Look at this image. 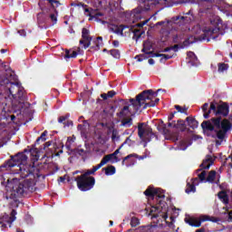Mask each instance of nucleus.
I'll use <instances>...</instances> for the list:
<instances>
[{
    "mask_svg": "<svg viewBox=\"0 0 232 232\" xmlns=\"http://www.w3.org/2000/svg\"><path fill=\"white\" fill-rule=\"evenodd\" d=\"M28 162V156L24 152H18L14 156H11V159L6 160L0 168H15V175H19V178H14L13 180H20L21 179H26L21 183L12 185V192L9 198L13 201L10 202L12 208H19V197L26 195L28 191L34 189V179H41V173L39 169H35L26 164Z\"/></svg>",
    "mask_w": 232,
    "mask_h": 232,
    "instance_id": "f257e3e1",
    "label": "nucleus"
},
{
    "mask_svg": "<svg viewBox=\"0 0 232 232\" xmlns=\"http://www.w3.org/2000/svg\"><path fill=\"white\" fill-rule=\"evenodd\" d=\"M0 84L5 88V92L0 94V99H4L2 101L4 106L12 108L14 111H21L26 107V93H24V89L19 83L5 79Z\"/></svg>",
    "mask_w": 232,
    "mask_h": 232,
    "instance_id": "f03ea898",
    "label": "nucleus"
},
{
    "mask_svg": "<svg viewBox=\"0 0 232 232\" xmlns=\"http://www.w3.org/2000/svg\"><path fill=\"white\" fill-rule=\"evenodd\" d=\"M201 128L204 135L210 139H218L216 145L220 146L227 135V131L231 130V121L227 119L222 121L221 117L211 118L208 121H204L201 123Z\"/></svg>",
    "mask_w": 232,
    "mask_h": 232,
    "instance_id": "7ed1b4c3",
    "label": "nucleus"
},
{
    "mask_svg": "<svg viewBox=\"0 0 232 232\" xmlns=\"http://www.w3.org/2000/svg\"><path fill=\"white\" fill-rule=\"evenodd\" d=\"M144 195L146 197H149L150 198H157L158 204L155 206H151L150 211L149 213V216L151 217V218H162L165 220L167 226L169 227H171L173 226V222H175V218L173 217H170V222H168V211H169V207L168 206V203L163 200H159V198H165L164 190L160 188H155L153 187H149L145 191Z\"/></svg>",
    "mask_w": 232,
    "mask_h": 232,
    "instance_id": "20e7f679",
    "label": "nucleus"
},
{
    "mask_svg": "<svg viewBox=\"0 0 232 232\" xmlns=\"http://www.w3.org/2000/svg\"><path fill=\"white\" fill-rule=\"evenodd\" d=\"M151 91H143L138 95L136 99L130 98L129 102H125V106L117 113L120 119L131 118L139 112V110L144 106L146 99H151Z\"/></svg>",
    "mask_w": 232,
    "mask_h": 232,
    "instance_id": "39448f33",
    "label": "nucleus"
},
{
    "mask_svg": "<svg viewBox=\"0 0 232 232\" xmlns=\"http://www.w3.org/2000/svg\"><path fill=\"white\" fill-rule=\"evenodd\" d=\"M143 126L144 123H139L138 125V137H140V139L143 142H146V144H148V142H151L153 139H155L156 140H159V137L157 136V134H155V132H153V129H151V127L147 126L144 128Z\"/></svg>",
    "mask_w": 232,
    "mask_h": 232,
    "instance_id": "423d86ee",
    "label": "nucleus"
},
{
    "mask_svg": "<svg viewBox=\"0 0 232 232\" xmlns=\"http://www.w3.org/2000/svg\"><path fill=\"white\" fill-rule=\"evenodd\" d=\"M75 181L80 191H90L95 186V178L84 176L83 174L77 176Z\"/></svg>",
    "mask_w": 232,
    "mask_h": 232,
    "instance_id": "0eeeda50",
    "label": "nucleus"
},
{
    "mask_svg": "<svg viewBox=\"0 0 232 232\" xmlns=\"http://www.w3.org/2000/svg\"><path fill=\"white\" fill-rule=\"evenodd\" d=\"M212 25L208 27L205 32L207 35H209L210 39H217L218 35H223L222 34V20H218L216 23L213 24L211 22Z\"/></svg>",
    "mask_w": 232,
    "mask_h": 232,
    "instance_id": "6e6552de",
    "label": "nucleus"
},
{
    "mask_svg": "<svg viewBox=\"0 0 232 232\" xmlns=\"http://www.w3.org/2000/svg\"><path fill=\"white\" fill-rule=\"evenodd\" d=\"M210 110H212L214 115H223V117L229 115V105H227V103H223L217 107V104L211 102Z\"/></svg>",
    "mask_w": 232,
    "mask_h": 232,
    "instance_id": "1a4fd4ad",
    "label": "nucleus"
},
{
    "mask_svg": "<svg viewBox=\"0 0 232 232\" xmlns=\"http://www.w3.org/2000/svg\"><path fill=\"white\" fill-rule=\"evenodd\" d=\"M145 92H150V95H151L150 99H146L145 103H143L144 109L153 108V107L157 106V104H159V102L160 101V99H159V98L155 99V97H157V95H159L160 92H166V91H164L162 89H158L156 92H153V90H145ZM153 99H155V100L153 101Z\"/></svg>",
    "mask_w": 232,
    "mask_h": 232,
    "instance_id": "9d476101",
    "label": "nucleus"
},
{
    "mask_svg": "<svg viewBox=\"0 0 232 232\" xmlns=\"http://www.w3.org/2000/svg\"><path fill=\"white\" fill-rule=\"evenodd\" d=\"M150 20H145L144 22H140V24H137L135 28V25L129 26L130 32H132L133 36L132 39L133 41H139L140 37H142V34H144V30H142V27L144 24H147Z\"/></svg>",
    "mask_w": 232,
    "mask_h": 232,
    "instance_id": "9b49d317",
    "label": "nucleus"
},
{
    "mask_svg": "<svg viewBox=\"0 0 232 232\" xmlns=\"http://www.w3.org/2000/svg\"><path fill=\"white\" fill-rule=\"evenodd\" d=\"M211 216H204L202 219H198L196 218H185L186 224L191 226V227H200L202 226V222H209Z\"/></svg>",
    "mask_w": 232,
    "mask_h": 232,
    "instance_id": "f8f14e48",
    "label": "nucleus"
},
{
    "mask_svg": "<svg viewBox=\"0 0 232 232\" xmlns=\"http://www.w3.org/2000/svg\"><path fill=\"white\" fill-rule=\"evenodd\" d=\"M82 40H80V44H83V48L86 50L90 48L92 44V36L90 35V30L82 28Z\"/></svg>",
    "mask_w": 232,
    "mask_h": 232,
    "instance_id": "ddd939ff",
    "label": "nucleus"
},
{
    "mask_svg": "<svg viewBox=\"0 0 232 232\" xmlns=\"http://www.w3.org/2000/svg\"><path fill=\"white\" fill-rule=\"evenodd\" d=\"M152 48L151 45L147 46L146 44H143V48L141 52L143 54H138L135 56V59H137L138 63H142V61H146V59H150V55L153 53V51H150Z\"/></svg>",
    "mask_w": 232,
    "mask_h": 232,
    "instance_id": "4468645a",
    "label": "nucleus"
},
{
    "mask_svg": "<svg viewBox=\"0 0 232 232\" xmlns=\"http://www.w3.org/2000/svg\"><path fill=\"white\" fill-rule=\"evenodd\" d=\"M126 28H130V25L126 24H112L111 27H110V31L112 32L113 34H117V35H121V37L124 35V30Z\"/></svg>",
    "mask_w": 232,
    "mask_h": 232,
    "instance_id": "2eb2a0df",
    "label": "nucleus"
},
{
    "mask_svg": "<svg viewBox=\"0 0 232 232\" xmlns=\"http://www.w3.org/2000/svg\"><path fill=\"white\" fill-rule=\"evenodd\" d=\"M192 183L188 182L185 189V193L189 195V193H195L197 191V187L198 186V178H193L191 179Z\"/></svg>",
    "mask_w": 232,
    "mask_h": 232,
    "instance_id": "dca6fc26",
    "label": "nucleus"
},
{
    "mask_svg": "<svg viewBox=\"0 0 232 232\" xmlns=\"http://www.w3.org/2000/svg\"><path fill=\"white\" fill-rule=\"evenodd\" d=\"M110 160H112V162H121V158H119V156L116 155V154H114V152H113V153L105 155V156L102 159L101 163H102L103 166H106V164L109 163Z\"/></svg>",
    "mask_w": 232,
    "mask_h": 232,
    "instance_id": "f3484780",
    "label": "nucleus"
},
{
    "mask_svg": "<svg viewBox=\"0 0 232 232\" xmlns=\"http://www.w3.org/2000/svg\"><path fill=\"white\" fill-rule=\"evenodd\" d=\"M15 215H17V211L15 209H12L10 216L7 214H5L4 216V222H6V224L9 225V227H12V223L15 220Z\"/></svg>",
    "mask_w": 232,
    "mask_h": 232,
    "instance_id": "a211bd4d",
    "label": "nucleus"
},
{
    "mask_svg": "<svg viewBox=\"0 0 232 232\" xmlns=\"http://www.w3.org/2000/svg\"><path fill=\"white\" fill-rule=\"evenodd\" d=\"M129 159H138V160H144V159H148V154H143L142 156H139L137 153L129 154L125 158H123L121 164L124 166L126 164V160H129Z\"/></svg>",
    "mask_w": 232,
    "mask_h": 232,
    "instance_id": "6ab92c4d",
    "label": "nucleus"
},
{
    "mask_svg": "<svg viewBox=\"0 0 232 232\" xmlns=\"http://www.w3.org/2000/svg\"><path fill=\"white\" fill-rule=\"evenodd\" d=\"M213 162H215L213 157L208 155L207 158L200 164V168H202V169H209V168L213 166Z\"/></svg>",
    "mask_w": 232,
    "mask_h": 232,
    "instance_id": "aec40b11",
    "label": "nucleus"
},
{
    "mask_svg": "<svg viewBox=\"0 0 232 232\" xmlns=\"http://www.w3.org/2000/svg\"><path fill=\"white\" fill-rule=\"evenodd\" d=\"M186 122L188 126L191 128V130H197V128H198V121L193 118V116L187 117Z\"/></svg>",
    "mask_w": 232,
    "mask_h": 232,
    "instance_id": "412c9836",
    "label": "nucleus"
},
{
    "mask_svg": "<svg viewBox=\"0 0 232 232\" xmlns=\"http://www.w3.org/2000/svg\"><path fill=\"white\" fill-rule=\"evenodd\" d=\"M102 166H104V165H103L102 162H100V164H98V165L92 167V169L86 170V171L83 173V175H84L85 177H92V176H90V175H95V172L99 171V169H101V168H102Z\"/></svg>",
    "mask_w": 232,
    "mask_h": 232,
    "instance_id": "4be33fe9",
    "label": "nucleus"
},
{
    "mask_svg": "<svg viewBox=\"0 0 232 232\" xmlns=\"http://www.w3.org/2000/svg\"><path fill=\"white\" fill-rule=\"evenodd\" d=\"M94 45H92L91 48L92 50H95V52H99L101 50V46H104V44L102 43V37L98 36L94 41Z\"/></svg>",
    "mask_w": 232,
    "mask_h": 232,
    "instance_id": "5701e85b",
    "label": "nucleus"
},
{
    "mask_svg": "<svg viewBox=\"0 0 232 232\" xmlns=\"http://www.w3.org/2000/svg\"><path fill=\"white\" fill-rule=\"evenodd\" d=\"M173 128L174 130H180V131H184L186 130V121H184V120H178V121H174Z\"/></svg>",
    "mask_w": 232,
    "mask_h": 232,
    "instance_id": "b1692460",
    "label": "nucleus"
},
{
    "mask_svg": "<svg viewBox=\"0 0 232 232\" xmlns=\"http://www.w3.org/2000/svg\"><path fill=\"white\" fill-rule=\"evenodd\" d=\"M198 39L197 37L191 35L188 38H187L182 44L180 45V48H188L189 44H193V43H197Z\"/></svg>",
    "mask_w": 232,
    "mask_h": 232,
    "instance_id": "393cba45",
    "label": "nucleus"
},
{
    "mask_svg": "<svg viewBox=\"0 0 232 232\" xmlns=\"http://www.w3.org/2000/svg\"><path fill=\"white\" fill-rule=\"evenodd\" d=\"M121 126H122L123 128H131V126H133V119L122 118L121 121Z\"/></svg>",
    "mask_w": 232,
    "mask_h": 232,
    "instance_id": "a878e982",
    "label": "nucleus"
},
{
    "mask_svg": "<svg viewBox=\"0 0 232 232\" xmlns=\"http://www.w3.org/2000/svg\"><path fill=\"white\" fill-rule=\"evenodd\" d=\"M102 171H105V175L107 177H110L111 175H115L117 169H115V166L113 165H109L108 167L106 168H103L102 169Z\"/></svg>",
    "mask_w": 232,
    "mask_h": 232,
    "instance_id": "bb28decb",
    "label": "nucleus"
},
{
    "mask_svg": "<svg viewBox=\"0 0 232 232\" xmlns=\"http://www.w3.org/2000/svg\"><path fill=\"white\" fill-rule=\"evenodd\" d=\"M158 130L163 135H168L169 133V129H168L166 123L161 121V122L158 125Z\"/></svg>",
    "mask_w": 232,
    "mask_h": 232,
    "instance_id": "cd10ccee",
    "label": "nucleus"
},
{
    "mask_svg": "<svg viewBox=\"0 0 232 232\" xmlns=\"http://www.w3.org/2000/svg\"><path fill=\"white\" fill-rule=\"evenodd\" d=\"M77 55H79L77 51L66 49L65 54H64V59H75V57H77Z\"/></svg>",
    "mask_w": 232,
    "mask_h": 232,
    "instance_id": "c85d7f7f",
    "label": "nucleus"
},
{
    "mask_svg": "<svg viewBox=\"0 0 232 232\" xmlns=\"http://www.w3.org/2000/svg\"><path fill=\"white\" fill-rule=\"evenodd\" d=\"M77 55H79L77 51L66 49L65 54H64V59H75V57H77Z\"/></svg>",
    "mask_w": 232,
    "mask_h": 232,
    "instance_id": "c756f323",
    "label": "nucleus"
},
{
    "mask_svg": "<svg viewBox=\"0 0 232 232\" xmlns=\"http://www.w3.org/2000/svg\"><path fill=\"white\" fill-rule=\"evenodd\" d=\"M218 198H220V200H222L223 204H225L226 206H227V204H229V197L227 196V194L225 191H220L218 195Z\"/></svg>",
    "mask_w": 232,
    "mask_h": 232,
    "instance_id": "7c9ffc66",
    "label": "nucleus"
},
{
    "mask_svg": "<svg viewBox=\"0 0 232 232\" xmlns=\"http://www.w3.org/2000/svg\"><path fill=\"white\" fill-rule=\"evenodd\" d=\"M228 69H229V65L225 63H219L218 64V73H224V72H227Z\"/></svg>",
    "mask_w": 232,
    "mask_h": 232,
    "instance_id": "2f4dec72",
    "label": "nucleus"
},
{
    "mask_svg": "<svg viewBox=\"0 0 232 232\" xmlns=\"http://www.w3.org/2000/svg\"><path fill=\"white\" fill-rule=\"evenodd\" d=\"M217 178V171L216 170H210L206 181L207 182H210L212 184V182H215V179Z\"/></svg>",
    "mask_w": 232,
    "mask_h": 232,
    "instance_id": "473e14b6",
    "label": "nucleus"
},
{
    "mask_svg": "<svg viewBox=\"0 0 232 232\" xmlns=\"http://www.w3.org/2000/svg\"><path fill=\"white\" fill-rule=\"evenodd\" d=\"M72 153H74V155H80V157H83V155H86L87 151L83 149H81V146H78L76 149L72 150Z\"/></svg>",
    "mask_w": 232,
    "mask_h": 232,
    "instance_id": "72a5a7b5",
    "label": "nucleus"
},
{
    "mask_svg": "<svg viewBox=\"0 0 232 232\" xmlns=\"http://www.w3.org/2000/svg\"><path fill=\"white\" fill-rule=\"evenodd\" d=\"M175 110H177V111L179 113H184V115H188V107L184 106H180V105H175L174 106Z\"/></svg>",
    "mask_w": 232,
    "mask_h": 232,
    "instance_id": "f704fd0d",
    "label": "nucleus"
},
{
    "mask_svg": "<svg viewBox=\"0 0 232 232\" xmlns=\"http://www.w3.org/2000/svg\"><path fill=\"white\" fill-rule=\"evenodd\" d=\"M57 15H58V12L57 9L53 10V13H52L49 17L53 23V24H57Z\"/></svg>",
    "mask_w": 232,
    "mask_h": 232,
    "instance_id": "c9c22d12",
    "label": "nucleus"
},
{
    "mask_svg": "<svg viewBox=\"0 0 232 232\" xmlns=\"http://www.w3.org/2000/svg\"><path fill=\"white\" fill-rule=\"evenodd\" d=\"M109 53L114 57V59H119L121 57V51H119V49H111L109 51Z\"/></svg>",
    "mask_w": 232,
    "mask_h": 232,
    "instance_id": "e433bc0d",
    "label": "nucleus"
},
{
    "mask_svg": "<svg viewBox=\"0 0 232 232\" xmlns=\"http://www.w3.org/2000/svg\"><path fill=\"white\" fill-rule=\"evenodd\" d=\"M70 119V114H66L65 116H60L58 118V122L60 124H63V126L65 127L66 126V122L67 121Z\"/></svg>",
    "mask_w": 232,
    "mask_h": 232,
    "instance_id": "4c0bfd02",
    "label": "nucleus"
},
{
    "mask_svg": "<svg viewBox=\"0 0 232 232\" xmlns=\"http://www.w3.org/2000/svg\"><path fill=\"white\" fill-rule=\"evenodd\" d=\"M46 135H48V130H44L40 137L37 138L35 144H39V142H44L46 140Z\"/></svg>",
    "mask_w": 232,
    "mask_h": 232,
    "instance_id": "58836bf2",
    "label": "nucleus"
},
{
    "mask_svg": "<svg viewBox=\"0 0 232 232\" xmlns=\"http://www.w3.org/2000/svg\"><path fill=\"white\" fill-rule=\"evenodd\" d=\"M121 139V136L119 135V130L116 129H112V134H111V140H119Z\"/></svg>",
    "mask_w": 232,
    "mask_h": 232,
    "instance_id": "ea45409f",
    "label": "nucleus"
},
{
    "mask_svg": "<svg viewBox=\"0 0 232 232\" xmlns=\"http://www.w3.org/2000/svg\"><path fill=\"white\" fill-rule=\"evenodd\" d=\"M139 224H140V220H139V218L132 217L130 219L131 227H137Z\"/></svg>",
    "mask_w": 232,
    "mask_h": 232,
    "instance_id": "a19ab883",
    "label": "nucleus"
},
{
    "mask_svg": "<svg viewBox=\"0 0 232 232\" xmlns=\"http://www.w3.org/2000/svg\"><path fill=\"white\" fill-rule=\"evenodd\" d=\"M200 180V182H204L206 179V170H202L200 174L198 175V180Z\"/></svg>",
    "mask_w": 232,
    "mask_h": 232,
    "instance_id": "79ce46f5",
    "label": "nucleus"
},
{
    "mask_svg": "<svg viewBox=\"0 0 232 232\" xmlns=\"http://www.w3.org/2000/svg\"><path fill=\"white\" fill-rule=\"evenodd\" d=\"M133 164H135V160L130 158L125 160L124 166H127V168H130V166H133Z\"/></svg>",
    "mask_w": 232,
    "mask_h": 232,
    "instance_id": "37998d69",
    "label": "nucleus"
},
{
    "mask_svg": "<svg viewBox=\"0 0 232 232\" xmlns=\"http://www.w3.org/2000/svg\"><path fill=\"white\" fill-rule=\"evenodd\" d=\"M185 19H186L185 16L178 15L176 17H173L172 21H174V23H179V21H185Z\"/></svg>",
    "mask_w": 232,
    "mask_h": 232,
    "instance_id": "c03bdc74",
    "label": "nucleus"
},
{
    "mask_svg": "<svg viewBox=\"0 0 232 232\" xmlns=\"http://www.w3.org/2000/svg\"><path fill=\"white\" fill-rule=\"evenodd\" d=\"M115 95H117V92L115 91H109L107 92V97L109 99H113V97H115Z\"/></svg>",
    "mask_w": 232,
    "mask_h": 232,
    "instance_id": "a18cd8bd",
    "label": "nucleus"
},
{
    "mask_svg": "<svg viewBox=\"0 0 232 232\" xmlns=\"http://www.w3.org/2000/svg\"><path fill=\"white\" fill-rule=\"evenodd\" d=\"M187 55L189 59H192V61H195V59H197V55L193 52H188Z\"/></svg>",
    "mask_w": 232,
    "mask_h": 232,
    "instance_id": "49530a36",
    "label": "nucleus"
},
{
    "mask_svg": "<svg viewBox=\"0 0 232 232\" xmlns=\"http://www.w3.org/2000/svg\"><path fill=\"white\" fill-rule=\"evenodd\" d=\"M71 6H82V8H86V4H82V3L77 4V3L73 2L71 4Z\"/></svg>",
    "mask_w": 232,
    "mask_h": 232,
    "instance_id": "de8ad7c7",
    "label": "nucleus"
},
{
    "mask_svg": "<svg viewBox=\"0 0 232 232\" xmlns=\"http://www.w3.org/2000/svg\"><path fill=\"white\" fill-rule=\"evenodd\" d=\"M211 111L213 112V110H211V107H210L208 111L204 112L203 114L204 119H209V114L211 113Z\"/></svg>",
    "mask_w": 232,
    "mask_h": 232,
    "instance_id": "09e8293b",
    "label": "nucleus"
},
{
    "mask_svg": "<svg viewBox=\"0 0 232 232\" xmlns=\"http://www.w3.org/2000/svg\"><path fill=\"white\" fill-rule=\"evenodd\" d=\"M162 59H165V61H169V59H173V55L171 54H164L162 53Z\"/></svg>",
    "mask_w": 232,
    "mask_h": 232,
    "instance_id": "8fccbe9b",
    "label": "nucleus"
},
{
    "mask_svg": "<svg viewBox=\"0 0 232 232\" xmlns=\"http://www.w3.org/2000/svg\"><path fill=\"white\" fill-rule=\"evenodd\" d=\"M84 10V13L87 14V15L89 17H92V13H90V8H88V5H86L85 7H82Z\"/></svg>",
    "mask_w": 232,
    "mask_h": 232,
    "instance_id": "3c124183",
    "label": "nucleus"
},
{
    "mask_svg": "<svg viewBox=\"0 0 232 232\" xmlns=\"http://www.w3.org/2000/svg\"><path fill=\"white\" fill-rule=\"evenodd\" d=\"M126 144V141L121 144L115 151H114V154L117 156L119 155V153H121V150L122 149V146H124Z\"/></svg>",
    "mask_w": 232,
    "mask_h": 232,
    "instance_id": "603ef678",
    "label": "nucleus"
},
{
    "mask_svg": "<svg viewBox=\"0 0 232 232\" xmlns=\"http://www.w3.org/2000/svg\"><path fill=\"white\" fill-rule=\"evenodd\" d=\"M209 222L217 223V222H220V219L217 217H210Z\"/></svg>",
    "mask_w": 232,
    "mask_h": 232,
    "instance_id": "864d4df0",
    "label": "nucleus"
},
{
    "mask_svg": "<svg viewBox=\"0 0 232 232\" xmlns=\"http://www.w3.org/2000/svg\"><path fill=\"white\" fill-rule=\"evenodd\" d=\"M208 108H209V103H204L202 106V111L206 113V111H208Z\"/></svg>",
    "mask_w": 232,
    "mask_h": 232,
    "instance_id": "5fc2aeb1",
    "label": "nucleus"
},
{
    "mask_svg": "<svg viewBox=\"0 0 232 232\" xmlns=\"http://www.w3.org/2000/svg\"><path fill=\"white\" fill-rule=\"evenodd\" d=\"M176 113H177V111H174V112L170 113V115L168 117L169 122H171V121H173V119L175 118Z\"/></svg>",
    "mask_w": 232,
    "mask_h": 232,
    "instance_id": "6e6d98bb",
    "label": "nucleus"
},
{
    "mask_svg": "<svg viewBox=\"0 0 232 232\" xmlns=\"http://www.w3.org/2000/svg\"><path fill=\"white\" fill-rule=\"evenodd\" d=\"M65 148L66 150H68L69 151H73V150H72V143L66 141L65 143Z\"/></svg>",
    "mask_w": 232,
    "mask_h": 232,
    "instance_id": "4d7b16f0",
    "label": "nucleus"
},
{
    "mask_svg": "<svg viewBox=\"0 0 232 232\" xmlns=\"http://www.w3.org/2000/svg\"><path fill=\"white\" fill-rule=\"evenodd\" d=\"M150 57H162V53L152 52V53L150 55Z\"/></svg>",
    "mask_w": 232,
    "mask_h": 232,
    "instance_id": "13d9d810",
    "label": "nucleus"
},
{
    "mask_svg": "<svg viewBox=\"0 0 232 232\" xmlns=\"http://www.w3.org/2000/svg\"><path fill=\"white\" fill-rule=\"evenodd\" d=\"M70 126H73V121L67 119V121L65 123V128H70Z\"/></svg>",
    "mask_w": 232,
    "mask_h": 232,
    "instance_id": "bf43d9fd",
    "label": "nucleus"
},
{
    "mask_svg": "<svg viewBox=\"0 0 232 232\" xmlns=\"http://www.w3.org/2000/svg\"><path fill=\"white\" fill-rule=\"evenodd\" d=\"M170 50H174V52H179V44H175L173 46H170Z\"/></svg>",
    "mask_w": 232,
    "mask_h": 232,
    "instance_id": "052dcab7",
    "label": "nucleus"
},
{
    "mask_svg": "<svg viewBox=\"0 0 232 232\" xmlns=\"http://www.w3.org/2000/svg\"><path fill=\"white\" fill-rule=\"evenodd\" d=\"M112 45L114 48H119V41L118 40L112 41Z\"/></svg>",
    "mask_w": 232,
    "mask_h": 232,
    "instance_id": "680f3d73",
    "label": "nucleus"
},
{
    "mask_svg": "<svg viewBox=\"0 0 232 232\" xmlns=\"http://www.w3.org/2000/svg\"><path fill=\"white\" fill-rule=\"evenodd\" d=\"M102 16H104V14H103V13H101V12L96 13V14H94V17H95L96 19H98V17H102Z\"/></svg>",
    "mask_w": 232,
    "mask_h": 232,
    "instance_id": "e2e57ef3",
    "label": "nucleus"
},
{
    "mask_svg": "<svg viewBox=\"0 0 232 232\" xmlns=\"http://www.w3.org/2000/svg\"><path fill=\"white\" fill-rule=\"evenodd\" d=\"M67 142H69V144H73V142H75V139L74 138H72V137H69L67 139Z\"/></svg>",
    "mask_w": 232,
    "mask_h": 232,
    "instance_id": "0e129e2a",
    "label": "nucleus"
},
{
    "mask_svg": "<svg viewBox=\"0 0 232 232\" xmlns=\"http://www.w3.org/2000/svg\"><path fill=\"white\" fill-rule=\"evenodd\" d=\"M101 97H102V99H103V101H107L109 99L107 93H102Z\"/></svg>",
    "mask_w": 232,
    "mask_h": 232,
    "instance_id": "69168bd1",
    "label": "nucleus"
},
{
    "mask_svg": "<svg viewBox=\"0 0 232 232\" xmlns=\"http://www.w3.org/2000/svg\"><path fill=\"white\" fill-rule=\"evenodd\" d=\"M77 130H79V131H82V130H84V125L79 124V125L77 126Z\"/></svg>",
    "mask_w": 232,
    "mask_h": 232,
    "instance_id": "338daca9",
    "label": "nucleus"
},
{
    "mask_svg": "<svg viewBox=\"0 0 232 232\" xmlns=\"http://www.w3.org/2000/svg\"><path fill=\"white\" fill-rule=\"evenodd\" d=\"M196 232H206V228L205 227H201L199 229H197Z\"/></svg>",
    "mask_w": 232,
    "mask_h": 232,
    "instance_id": "774afa93",
    "label": "nucleus"
}]
</instances>
